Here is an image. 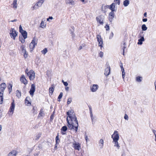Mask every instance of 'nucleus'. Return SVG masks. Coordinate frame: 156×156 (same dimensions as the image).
Returning <instances> with one entry per match:
<instances>
[{
  "instance_id": "30",
  "label": "nucleus",
  "mask_w": 156,
  "mask_h": 156,
  "mask_svg": "<svg viewBox=\"0 0 156 156\" xmlns=\"http://www.w3.org/2000/svg\"><path fill=\"white\" fill-rule=\"evenodd\" d=\"M21 33L24 39H25L27 38V34L26 31H25V32H22Z\"/></svg>"
},
{
  "instance_id": "22",
  "label": "nucleus",
  "mask_w": 156,
  "mask_h": 156,
  "mask_svg": "<svg viewBox=\"0 0 156 156\" xmlns=\"http://www.w3.org/2000/svg\"><path fill=\"white\" fill-rule=\"evenodd\" d=\"M6 85L5 83H2L1 84V90L3 92L4 90L6 88Z\"/></svg>"
},
{
  "instance_id": "57",
  "label": "nucleus",
  "mask_w": 156,
  "mask_h": 156,
  "mask_svg": "<svg viewBox=\"0 0 156 156\" xmlns=\"http://www.w3.org/2000/svg\"><path fill=\"white\" fill-rule=\"evenodd\" d=\"M113 36V34L112 33L110 37V39H111L112 37Z\"/></svg>"
},
{
  "instance_id": "61",
  "label": "nucleus",
  "mask_w": 156,
  "mask_h": 156,
  "mask_svg": "<svg viewBox=\"0 0 156 156\" xmlns=\"http://www.w3.org/2000/svg\"><path fill=\"white\" fill-rule=\"evenodd\" d=\"M17 20L16 19H15V20H11V21L12 22H16V21H17Z\"/></svg>"
},
{
  "instance_id": "40",
  "label": "nucleus",
  "mask_w": 156,
  "mask_h": 156,
  "mask_svg": "<svg viewBox=\"0 0 156 156\" xmlns=\"http://www.w3.org/2000/svg\"><path fill=\"white\" fill-rule=\"evenodd\" d=\"M55 140H56V144H58L60 140L59 139L58 136H57L55 138Z\"/></svg>"
},
{
  "instance_id": "34",
  "label": "nucleus",
  "mask_w": 156,
  "mask_h": 156,
  "mask_svg": "<svg viewBox=\"0 0 156 156\" xmlns=\"http://www.w3.org/2000/svg\"><path fill=\"white\" fill-rule=\"evenodd\" d=\"M142 77L138 76L136 78V80L138 82H140L142 81Z\"/></svg>"
},
{
  "instance_id": "59",
  "label": "nucleus",
  "mask_w": 156,
  "mask_h": 156,
  "mask_svg": "<svg viewBox=\"0 0 156 156\" xmlns=\"http://www.w3.org/2000/svg\"><path fill=\"white\" fill-rule=\"evenodd\" d=\"M121 70H122V72L125 73L124 72V69L123 68H122V69H121Z\"/></svg>"
},
{
  "instance_id": "63",
  "label": "nucleus",
  "mask_w": 156,
  "mask_h": 156,
  "mask_svg": "<svg viewBox=\"0 0 156 156\" xmlns=\"http://www.w3.org/2000/svg\"><path fill=\"white\" fill-rule=\"evenodd\" d=\"M80 1H81L82 2H84L85 0H79Z\"/></svg>"
},
{
  "instance_id": "9",
  "label": "nucleus",
  "mask_w": 156,
  "mask_h": 156,
  "mask_svg": "<svg viewBox=\"0 0 156 156\" xmlns=\"http://www.w3.org/2000/svg\"><path fill=\"white\" fill-rule=\"evenodd\" d=\"M143 33V32H142L140 33L139 35V37L140 38L138 40V44L141 45L143 44V42L145 40L144 36L142 35Z\"/></svg>"
},
{
  "instance_id": "14",
  "label": "nucleus",
  "mask_w": 156,
  "mask_h": 156,
  "mask_svg": "<svg viewBox=\"0 0 156 156\" xmlns=\"http://www.w3.org/2000/svg\"><path fill=\"white\" fill-rule=\"evenodd\" d=\"M65 2L67 5H74L75 3L73 0H65Z\"/></svg>"
},
{
  "instance_id": "51",
  "label": "nucleus",
  "mask_w": 156,
  "mask_h": 156,
  "mask_svg": "<svg viewBox=\"0 0 156 156\" xmlns=\"http://www.w3.org/2000/svg\"><path fill=\"white\" fill-rule=\"evenodd\" d=\"M39 115L41 116H44V113H43V111H40V112L39 114Z\"/></svg>"
},
{
  "instance_id": "17",
  "label": "nucleus",
  "mask_w": 156,
  "mask_h": 156,
  "mask_svg": "<svg viewBox=\"0 0 156 156\" xmlns=\"http://www.w3.org/2000/svg\"><path fill=\"white\" fill-rule=\"evenodd\" d=\"M110 68L108 66L105 69L104 74L106 76H108L110 73Z\"/></svg>"
},
{
  "instance_id": "18",
  "label": "nucleus",
  "mask_w": 156,
  "mask_h": 156,
  "mask_svg": "<svg viewBox=\"0 0 156 156\" xmlns=\"http://www.w3.org/2000/svg\"><path fill=\"white\" fill-rule=\"evenodd\" d=\"M30 98L29 97H27L25 99V103L26 105L28 106H30L31 105V102L30 101Z\"/></svg>"
},
{
  "instance_id": "4",
  "label": "nucleus",
  "mask_w": 156,
  "mask_h": 156,
  "mask_svg": "<svg viewBox=\"0 0 156 156\" xmlns=\"http://www.w3.org/2000/svg\"><path fill=\"white\" fill-rule=\"evenodd\" d=\"M72 146L75 150L79 151L81 149V144L78 142L74 141L73 142Z\"/></svg>"
},
{
  "instance_id": "36",
  "label": "nucleus",
  "mask_w": 156,
  "mask_h": 156,
  "mask_svg": "<svg viewBox=\"0 0 156 156\" xmlns=\"http://www.w3.org/2000/svg\"><path fill=\"white\" fill-rule=\"evenodd\" d=\"M23 54V56L25 58H26L27 57L28 55V53L27 51H25V52H22Z\"/></svg>"
},
{
  "instance_id": "39",
  "label": "nucleus",
  "mask_w": 156,
  "mask_h": 156,
  "mask_svg": "<svg viewBox=\"0 0 156 156\" xmlns=\"http://www.w3.org/2000/svg\"><path fill=\"white\" fill-rule=\"evenodd\" d=\"M48 51L46 48H45L44 49L41 51V53L44 55L46 54L47 52Z\"/></svg>"
},
{
  "instance_id": "45",
  "label": "nucleus",
  "mask_w": 156,
  "mask_h": 156,
  "mask_svg": "<svg viewBox=\"0 0 156 156\" xmlns=\"http://www.w3.org/2000/svg\"><path fill=\"white\" fill-rule=\"evenodd\" d=\"M62 82L63 83L64 85L66 86H67L68 85V83L67 82H64L63 80H62Z\"/></svg>"
},
{
  "instance_id": "64",
  "label": "nucleus",
  "mask_w": 156,
  "mask_h": 156,
  "mask_svg": "<svg viewBox=\"0 0 156 156\" xmlns=\"http://www.w3.org/2000/svg\"><path fill=\"white\" fill-rule=\"evenodd\" d=\"M120 67H121V69H122V68H123V66H122V65H121V66H120Z\"/></svg>"
},
{
  "instance_id": "16",
  "label": "nucleus",
  "mask_w": 156,
  "mask_h": 156,
  "mask_svg": "<svg viewBox=\"0 0 156 156\" xmlns=\"http://www.w3.org/2000/svg\"><path fill=\"white\" fill-rule=\"evenodd\" d=\"M17 154V151L15 150L11 151L9 152L7 156H16Z\"/></svg>"
},
{
  "instance_id": "33",
  "label": "nucleus",
  "mask_w": 156,
  "mask_h": 156,
  "mask_svg": "<svg viewBox=\"0 0 156 156\" xmlns=\"http://www.w3.org/2000/svg\"><path fill=\"white\" fill-rule=\"evenodd\" d=\"M12 85L10 83L8 87V88L9 93H10L12 91Z\"/></svg>"
},
{
  "instance_id": "26",
  "label": "nucleus",
  "mask_w": 156,
  "mask_h": 156,
  "mask_svg": "<svg viewBox=\"0 0 156 156\" xmlns=\"http://www.w3.org/2000/svg\"><path fill=\"white\" fill-rule=\"evenodd\" d=\"M46 24L44 22V21L42 20L40 24V27L42 28H44L46 27Z\"/></svg>"
},
{
  "instance_id": "11",
  "label": "nucleus",
  "mask_w": 156,
  "mask_h": 156,
  "mask_svg": "<svg viewBox=\"0 0 156 156\" xmlns=\"http://www.w3.org/2000/svg\"><path fill=\"white\" fill-rule=\"evenodd\" d=\"M99 87L97 84H94L90 87V90L92 92H95L97 91Z\"/></svg>"
},
{
  "instance_id": "7",
  "label": "nucleus",
  "mask_w": 156,
  "mask_h": 156,
  "mask_svg": "<svg viewBox=\"0 0 156 156\" xmlns=\"http://www.w3.org/2000/svg\"><path fill=\"white\" fill-rule=\"evenodd\" d=\"M27 75L30 80H33L35 78V73L33 70H30L27 73Z\"/></svg>"
},
{
  "instance_id": "48",
  "label": "nucleus",
  "mask_w": 156,
  "mask_h": 156,
  "mask_svg": "<svg viewBox=\"0 0 156 156\" xmlns=\"http://www.w3.org/2000/svg\"><path fill=\"white\" fill-rule=\"evenodd\" d=\"M124 118L126 120H128L129 119V117L128 116V115L126 114H125V115L124 116Z\"/></svg>"
},
{
  "instance_id": "15",
  "label": "nucleus",
  "mask_w": 156,
  "mask_h": 156,
  "mask_svg": "<svg viewBox=\"0 0 156 156\" xmlns=\"http://www.w3.org/2000/svg\"><path fill=\"white\" fill-rule=\"evenodd\" d=\"M20 80L21 82L24 83L25 85H27V81L26 80L24 75H22L21 76Z\"/></svg>"
},
{
  "instance_id": "62",
  "label": "nucleus",
  "mask_w": 156,
  "mask_h": 156,
  "mask_svg": "<svg viewBox=\"0 0 156 156\" xmlns=\"http://www.w3.org/2000/svg\"><path fill=\"white\" fill-rule=\"evenodd\" d=\"M144 16L145 17H147V13L146 12H145L144 14Z\"/></svg>"
},
{
  "instance_id": "41",
  "label": "nucleus",
  "mask_w": 156,
  "mask_h": 156,
  "mask_svg": "<svg viewBox=\"0 0 156 156\" xmlns=\"http://www.w3.org/2000/svg\"><path fill=\"white\" fill-rule=\"evenodd\" d=\"M19 30H20V32L22 33V32H25V30H23V28L22 27V26L21 25H20L19 27Z\"/></svg>"
},
{
  "instance_id": "20",
  "label": "nucleus",
  "mask_w": 156,
  "mask_h": 156,
  "mask_svg": "<svg viewBox=\"0 0 156 156\" xmlns=\"http://www.w3.org/2000/svg\"><path fill=\"white\" fill-rule=\"evenodd\" d=\"M17 0H14L12 4L13 6V8L15 9H16L17 7Z\"/></svg>"
},
{
  "instance_id": "31",
  "label": "nucleus",
  "mask_w": 156,
  "mask_h": 156,
  "mask_svg": "<svg viewBox=\"0 0 156 156\" xmlns=\"http://www.w3.org/2000/svg\"><path fill=\"white\" fill-rule=\"evenodd\" d=\"M141 29L143 31H146L147 30V28L146 25L144 24L142 25L141 26Z\"/></svg>"
},
{
  "instance_id": "55",
  "label": "nucleus",
  "mask_w": 156,
  "mask_h": 156,
  "mask_svg": "<svg viewBox=\"0 0 156 156\" xmlns=\"http://www.w3.org/2000/svg\"><path fill=\"white\" fill-rule=\"evenodd\" d=\"M142 20L144 22H146L147 21V18L143 19Z\"/></svg>"
},
{
  "instance_id": "10",
  "label": "nucleus",
  "mask_w": 156,
  "mask_h": 156,
  "mask_svg": "<svg viewBox=\"0 0 156 156\" xmlns=\"http://www.w3.org/2000/svg\"><path fill=\"white\" fill-rule=\"evenodd\" d=\"M97 39L98 42V46L101 47V48L103 47V42L101 36L99 35H97Z\"/></svg>"
},
{
  "instance_id": "58",
  "label": "nucleus",
  "mask_w": 156,
  "mask_h": 156,
  "mask_svg": "<svg viewBox=\"0 0 156 156\" xmlns=\"http://www.w3.org/2000/svg\"><path fill=\"white\" fill-rule=\"evenodd\" d=\"M53 117H54L53 115H51L50 117L51 119H53Z\"/></svg>"
},
{
  "instance_id": "23",
  "label": "nucleus",
  "mask_w": 156,
  "mask_h": 156,
  "mask_svg": "<svg viewBox=\"0 0 156 156\" xmlns=\"http://www.w3.org/2000/svg\"><path fill=\"white\" fill-rule=\"evenodd\" d=\"M118 141H113L112 142L114 144V146L115 147H116L118 149H119L120 147V146L119 144Z\"/></svg>"
},
{
  "instance_id": "35",
  "label": "nucleus",
  "mask_w": 156,
  "mask_h": 156,
  "mask_svg": "<svg viewBox=\"0 0 156 156\" xmlns=\"http://www.w3.org/2000/svg\"><path fill=\"white\" fill-rule=\"evenodd\" d=\"M16 96L18 98H20L21 96V92H20L18 90H16Z\"/></svg>"
},
{
  "instance_id": "47",
  "label": "nucleus",
  "mask_w": 156,
  "mask_h": 156,
  "mask_svg": "<svg viewBox=\"0 0 156 156\" xmlns=\"http://www.w3.org/2000/svg\"><path fill=\"white\" fill-rule=\"evenodd\" d=\"M114 1L115 4H118V5L120 4V0H114Z\"/></svg>"
},
{
  "instance_id": "53",
  "label": "nucleus",
  "mask_w": 156,
  "mask_h": 156,
  "mask_svg": "<svg viewBox=\"0 0 156 156\" xmlns=\"http://www.w3.org/2000/svg\"><path fill=\"white\" fill-rule=\"evenodd\" d=\"M1 104L2 103L3 101V98H2V96L1 95Z\"/></svg>"
},
{
  "instance_id": "43",
  "label": "nucleus",
  "mask_w": 156,
  "mask_h": 156,
  "mask_svg": "<svg viewBox=\"0 0 156 156\" xmlns=\"http://www.w3.org/2000/svg\"><path fill=\"white\" fill-rule=\"evenodd\" d=\"M99 143L101 144L102 146H103L104 144V141L103 139H101L99 140Z\"/></svg>"
},
{
  "instance_id": "60",
  "label": "nucleus",
  "mask_w": 156,
  "mask_h": 156,
  "mask_svg": "<svg viewBox=\"0 0 156 156\" xmlns=\"http://www.w3.org/2000/svg\"><path fill=\"white\" fill-rule=\"evenodd\" d=\"M57 144H56H56H55V149H57Z\"/></svg>"
},
{
  "instance_id": "37",
  "label": "nucleus",
  "mask_w": 156,
  "mask_h": 156,
  "mask_svg": "<svg viewBox=\"0 0 156 156\" xmlns=\"http://www.w3.org/2000/svg\"><path fill=\"white\" fill-rule=\"evenodd\" d=\"M63 96V93L61 92L58 97V101H60V99L62 98Z\"/></svg>"
},
{
  "instance_id": "56",
  "label": "nucleus",
  "mask_w": 156,
  "mask_h": 156,
  "mask_svg": "<svg viewBox=\"0 0 156 156\" xmlns=\"http://www.w3.org/2000/svg\"><path fill=\"white\" fill-rule=\"evenodd\" d=\"M85 139L86 140V141L87 142L88 140V138L87 136H86L85 137Z\"/></svg>"
},
{
  "instance_id": "28",
  "label": "nucleus",
  "mask_w": 156,
  "mask_h": 156,
  "mask_svg": "<svg viewBox=\"0 0 156 156\" xmlns=\"http://www.w3.org/2000/svg\"><path fill=\"white\" fill-rule=\"evenodd\" d=\"M129 3V1L128 0H125L123 2V5L125 7L127 6Z\"/></svg>"
},
{
  "instance_id": "25",
  "label": "nucleus",
  "mask_w": 156,
  "mask_h": 156,
  "mask_svg": "<svg viewBox=\"0 0 156 156\" xmlns=\"http://www.w3.org/2000/svg\"><path fill=\"white\" fill-rule=\"evenodd\" d=\"M109 5H103L102 7V10L103 11L105 12L107 11L106 9L109 8Z\"/></svg>"
},
{
  "instance_id": "8",
  "label": "nucleus",
  "mask_w": 156,
  "mask_h": 156,
  "mask_svg": "<svg viewBox=\"0 0 156 156\" xmlns=\"http://www.w3.org/2000/svg\"><path fill=\"white\" fill-rule=\"evenodd\" d=\"M10 34L12 38L15 40V37L17 36V33L16 31L14 29L12 28L10 30Z\"/></svg>"
},
{
  "instance_id": "46",
  "label": "nucleus",
  "mask_w": 156,
  "mask_h": 156,
  "mask_svg": "<svg viewBox=\"0 0 156 156\" xmlns=\"http://www.w3.org/2000/svg\"><path fill=\"white\" fill-rule=\"evenodd\" d=\"M53 19V18L52 16H49L48 18L47 19V20L48 21L50 22V20H52Z\"/></svg>"
},
{
  "instance_id": "42",
  "label": "nucleus",
  "mask_w": 156,
  "mask_h": 156,
  "mask_svg": "<svg viewBox=\"0 0 156 156\" xmlns=\"http://www.w3.org/2000/svg\"><path fill=\"white\" fill-rule=\"evenodd\" d=\"M72 101V98H69L68 99L67 101V104L69 105L70 104L71 102Z\"/></svg>"
},
{
  "instance_id": "49",
  "label": "nucleus",
  "mask_w": 156,
  "mask_h": 156,
  "mask_svg": "<svg viewBox=\"0 0 156 156\" xmlns=\"http://www.w3.org/2000/svg\"><path fill=\"white\" fill-rule=\"evenodd\" d=\"M105 28L107 30H109V27L108 25H106L105 26Z\"/></svg>"
},
{
  "instance_id": "44",
  "label": "nucleus",
  "mask_w": 156,
  "mask_h": 156,
  "mask_svg": "<svg viewBox=\"0 0 156 156\" xmlns=\"http://www.w3.org/2000/svg\"><path fill=\"white\" fill-rule=\"evenodd\" d=\"M103 54H104L103 52L102 51H100L99 53V55L101 58H102L103 56Z\"/></svg>"
},
{
  "instance_id": "6",
  "label": "nucleus",
  "mask_w": 156,
  "mask_h": 156,
  "mask_svg": "<svg viewBox=\"0 0 156 156\" xmlns=\"http://www.w3.org/2000/svg\"><path fill=\"white\" fill-rule=\"evenodd\" d=\"M12 101L9 110V112L11 115H12L14 113L16 105L15 100L13 99Z\"/></svg>"
},
{
  "instance_id": "1",
  "label": "nucleus",
  "mask_w": 156,
  "mask_h": 156,
  "mask_svg": "<svg viewBox=\"0 0 156 156\" xmlns=\"http://www.w3.org/2000/svg\"><path fill=\"white\" fill-rule=\"evenodd\" d=\"M67 113L68 116L67 117L68 127L70 129L74 130L76 132L78 126V122L73 110H70Z\"/></svg>"
},
{
  "instance_id": "21",
  "label": "nucleus",
  "mask_w": 156,
  "mask_h": 156,
  "mask_svg": "<svg viewBox=\"0 0 156 156\" xmlns=\"http://www.w3.org/2000/svg\"><path fill=\"white\" fill-rule=\"evenodd\" d=\"M109 8L112 11L114 12V11H115V5L114 3H112L110 5H109Z\"/></svg>"
},
{
  "instance_id": "54",
  "label": "nucleus",
  "mask_w": 156,
  "mask_h": 156,
  "mask_svg": "<svg viewBox=\"0 0 156 156\" xmlns=\"http://www.w3.org/2000/svg\"><path fill=\"white\" fill-rule=\"evenodd\" d=\"M65 89L66 91H68L69 90V87H68L66 86Z\"/></svg>"
},
{
  "instance_id": "38",
  "label": "nucleus",
  "mask_w": 156,
  "mask_h": 156,
  "mask_svg": "<svg viewBox=\"0 0 156 156\" xmlns=\"http://www.w3.org/2000/svg\"><path fill=\"white\" fill-rule=\"evenodd\" d=\"M41 134L40 133H39L37 134L35 137V139L36 140L38 139L41 137Z\"/></svg>"
},
{
  "instance_id": "29",
  "label": "nucleus",
  "mask_w": 156,
  "mask_h": 156,
  "mask_svg": "<svg viewBox=\"0 0 156 156\" xmlns=\"http://www.w3.org/2000/svg\"><path fill=\"white\" fill-rule=\"evenodd\" d=\"M20 49L22 52L24 51L25 52V51H26L25 48V46L24 45H21L20 47Z\"/></svg>"
},
{
  "instance_id": "5",
  "label": "nucleus",
  "mask_w": 156,
  "mask_h": 156,
  "mask_svg": "<svg viewBox=\"0 0 156 156\" xmlns=\"http://www.w3.org/2000/svg\"><path fill=\"white\" fill-rule=\"evenodd\" d=\"M105 17L103 15H99L96 18V20L100 24L103 25Z\"/></svg>"
},
{
  "instance_id": "13",
  "label": "nucleus",
  "mask_w": 156,
  "mask_h": 156,
  "mask_svg": "<svg viewBox=\"0 0 156 156\" xmlns=\"http://www.w3.org/2000/svg\"><path fill=\"white\" fill-rule=\"evenodd\" d=\"M114 12L111 11L109 13L108 20L110 22H112L114 17Z\"/></svg>"
},
{
  "instance_id": "19",
  "label": "nucleus",
  "mask_w": 156,
  "mask_h": 156,
  "mask_svg": "<svg viewBox=\"0 0 156 156\" xmlns=\"http://www.w3.org/2000/svg\"><path fill=\"white\" fill-rule=\"evenodd\" d=\"M40 7H41L40 5L36 2L34 5L33 6H32L31 9L33 10H36Z\"/></svg>"
},
{
  "instance_id": "52",
  "label": "nucleus",
  "mask_w": 156,
  "mask_h": 156,
  "mask_svg": "<svg viewBox=\"0 0 156 156\" xmlns=\"http://www.w3.org/2000/svg\"><path fill=\"white\" fill-rule=\"evenodd\" d=\"M125 73L122 72V77L123 79H124V77H125Z\"/></svg>"
},
{
  "instance_id": "2",
  "label": "nucleus",
  "mask_w": 156,
  "mask_h": 156,
  "mask_svg": "<svg viewBox=\"0 0 156 156\" xmlns=\"http://www.w3.org/2000/svg\"><path fill=\"white\" fill-rule=\"evenodd\" d=\"M37 41L36 39L35 38H34L30 44L29 47L30 52L32 51L35 48V46L37 44Z\"/></svg>"
},
{
  "instance_id": "3",
  "label": "nucleus",
  "mask_w": 156,
  "mask_h": 156,
  "mask_svg": "<svg viewBox=\"0 0 156 156\" xmlns=\"http://www.w3.org/2000/svg\"><path fill=\"white\" fill-rule=\"evenodd\" d=\"M111 137L113 139V141H118L119 139V135L118 131L115 130L112 135Z\"/></svg>"
},
{
  "instance_id": "12",
  "label": "nucleus",
  "mask_w": 156,
  "mask_h": 156,
  "mask_svg": "<svg viewBox=\"0 0 156 156\" xmlns=\"http://www.w3.org/2000/svg\"><path fill=\"white\" fill-rule=\"evenodd\" d=\"M35 91V85L33 84L31 85V88L29 91L30 94L33 96L34 95V94Z\"/></svg>"
},
{
  "instance_id": "50",
  "label": "nucleus",
  "mask_w": 156,
  "mask_h": 156,
  "mask_svg": "<svg viewBox=\"0 0 156 156\" xmlns=\"http://www.w3.org/2000/svg\"><path fill=\"white\" fill-rule=\"evenodd\" d=\"M20 41L22 43H23L25 42V39H23V38H20Z\"/></svg>"
},
{
  "instance_id": "27",
  "label": "nucleus",
  "mask_w": 156,
  "mask_h": 156,
  "mask_svg": "<svg viewBox=\"0 0 156 156\" xmlns=\"http://www.w3.org/2000/svg\"><path fill=\"white\" fill-rule=\"evenodd\" d=\"M44 0H39L37 2L41 7L44 2Z\"/></svg>"
},
{
  "instance_id": "32",
  "label": "nucleus",
  "mask_w": 156,
  "mask_h": 156,
  "mask_svg": "<svg viewBox=\"0 0 156 156\" xmlns=\"http://www.w3.org/2000/svg\"><path fill=\"white\" fill-rule=\"evenodd\" d=\"M54 89L53 87H50L49 88V92L50 93V94H51V95H52V94L53 93L54 91Z\"/></svg>"
},
{
  "instance_id": "24",
  "label": "nucleus",
  "mask_w": 156,
  "mask_h": 156,
  "mask_svg": "<svg viewBox=\"0 0 156 156\" xmlns=\"http://www.w3.org/2000/svg\"><path fill=\"white\" fill-rule=\"evenodd\" d=\"M67 130V127L66 126H64L62 127L61 129L62 133L63 135H64L66 134L65 133Z\"/></svg>"
}]
</instances>
